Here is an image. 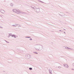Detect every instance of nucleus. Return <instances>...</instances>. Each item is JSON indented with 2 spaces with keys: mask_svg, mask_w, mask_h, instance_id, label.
Masks as SVG:
<instances>
[{
  "mask_svg": "<svg viewBox=\"0 0 74 74\" xmlns=\"http://www.w3.org/2000/svg\"><path fill=\"white\" fill-rule=\"evenodd\" d=\"M13 11L14 12H16L17 14L20 13V11L18 9H14L13 10Z\"/></svg>",
  "mask_w": 74,
  "mask_h": 74,
  "instance_id": "obj_1",
  "label": "nucleus"
},
{
  "mask_svg": "<svg viewBox=\"0 0 74 74\" xmlns=\"http://www.w3.org/2000/svg\"><path fill=\"white\" fill-rule=\"evenodd\" d=\"M64 66H65V67H66V68L69 67V66H68V65L66 64H64Z\"/></svg>",
  "mask_w": 74,
  "mask_h": 74,
  "instance_id": "obj_2",
  "label": "nucleus"
},
{
  "mask_svg": "<svg viewBox=\"0 0 74 74\" xmlns=\"http://www.w3.org/2000/svg\"><path fill=\"white\" fill-rule=\"evenodd\" d=\"M1 12H2V13H4V11L3 10H1Z\"/></svg>",
  "mask_w": 74,
  "mask_h": 74,
  "instance_id": "obj_3",
  "label": "nucleus"
},
{
  "mask_svg": "<svg viewBox=\"0 0 74 74\" xmlns=\"http://www.w3.org/2000/svg\"><path fill=\"white\" fill-rule=\"evenodd\" d=\"M29 70H32V68H29Z\"/></svg>",
  "mask_w": 74,
  "mask_h": 74,
  "instance_id": "obj_4",
  "label": "nucleus"
},
{
  "mask_svg": "<svg viewBox=\"0 0 74 74\" xmlns=\"http://www.w3.org/2000/svg\"><path fill=\"white\" fill-rule=\"evenodd\" d=\"M14 37L15 38H16V36H15V35H14Z\"/></svg>",
  "mask_w": 74,
  "mask_h": 74,
  "instance_id": "obj_5",
  "label": "nucleus"
},
{
  "mask_svg": "<svg viewBox=\"0 0 74 74\" xmlns=\"http://www.w3.org/2000/svg\"><path fill=\"white\" fill-rule=\"evenodd\" d=\"M30 40H32V39L31 38L30 39Z\"/></svg>",
  "mask_w": 74,
  "mask_h": 74,
  "instance_id": "obj_6",
  "label": "nucleus"
},
{
  "mask_svg": "<svg viewBox=\"0 0 74 74\" xmlns=\"http://www.w3.org/2000/svg\"><path fill=\"white\" fill-rule=\"evenodd\" d=\"M37 53V54L38 53Z\"/></svg>",
  "mask_w": 74,
  "mask_h": 74,
  "instance_id": "obj_7",
  "label": "nucleus"
},
{
  "mask_svg": "<svg viewBox=\"0 0 74 74\" xmlns=\"http://www.w3.org/2000/svg\"><path fill=\"white\" fill-rule=\"evenodd\" d=\"M28 38H30V37H28Z\"/></svg>",
  "mask_w": 74,
  "mask_h": 74,
  "instance_id": "obj_8",
  "label": "nucleus"
}]
</instances>
